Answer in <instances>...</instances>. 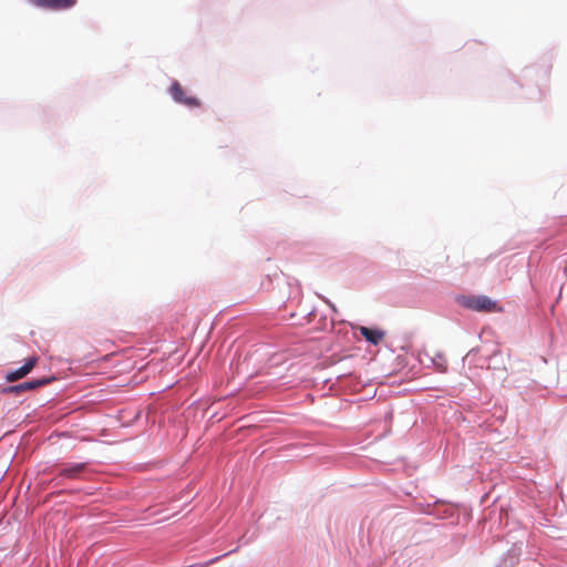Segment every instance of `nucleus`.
Returning a JSON list of instances; mask_svg holds the SVG:
<instances>
[{"instance_id":"nucleus-7","label":"nucleus","mask_w":567,"mask_h":567,"mask_svg":"<svg viewBox=\"0 0 567 567\" xmlns=\"http://www.w3.org/2000/svg\"><path fill=\"white\" fill-rule=\"evenodd\" d=\"M360 332L364 337L367 341H369L372 344H378L381 342V340L384 338V331L379 329H372L368 327H360Z\"/></svg>"},{"instance_id":"nucleus-4","label":"nucleus","mask_w":567,"mask_h":567,"mask_svg":"<svg viewBox=\"0 0 567 567\" xmlns=\"http://www.w3.org/2000/svg\"><path fill=\"white\" fill-rule=\"evenodd\" d=\"M50 382V379H38L32 381H27L17 385H10L2 389L3 393H13L19 394L24 391H32L35 390L44 384H48Z\"/></svg>"},{"instance_id":"nucleus-2","label":"nucleus","mask_w":567,"mask_h":567,"mask_svg":"<svg viewBox=\"0 0 567 567\" xmlns=\"http://www.w3.org/2000/svg\"><path fill=\"white\" fill-rule=\"evenodd\" d=\"M28 2L38 9L48 11H63L73 8L78 0H28Z\"/></svg>"},{"instance_id":"nucleus-8","label":"nucleus","mask_w":567,"mask_h":567,"mask_svg":"<svg viewBox=\"0 0 567 567\" xmlns=\"http://www.w3.org/2000/svg\"><path fill=\"white\" fill-rule=\"evenodd\" d=\"M445 369H446L445 365L440 364V371L444 372Z\"/></svg>"},{"instance_id":"nucleus-3","label":"nucleus","mask_w":567,"mask_h":567,"mask_svg":"<svg viewBox=\"0 0 567 567\" xmlns=\"http://www.w3.org/2000/svg\"><path fill=\"white\" fill-rule=\"evenodd\" d=\"M169 92L174 101H176L177 103L184 104L188 107H198L200 105L198 99L186 95L185 90L177 81L172 83Z\"/></svg>"},{"instance_id":"nucleus-1","label":"nucleus","mask_w":567,"mask_h":567,"mask_svg":"<svg viewBox=\"0 0 567 567\" xmlns=\"http://www.w3.org/2000/svg\"><path fill=\"white\" fill-rule=\"evenodd\" d=\"M465 306L474 311L478 312H496L501 311V307L496 301L492 300L487 296H474L470 297Z\"/></svg>"},{"instance_id":"nucleus-5","label":"nucleus","mask_w":567,"mask_h":567,"mask_svg":"<svg viewBox=\"0 0 567 567\" xmlns=\"http://www.w3.org/2000/svg\"><path fill=\"white\" fill-rule=\"evenodd\" d=\"M87 463H70L64 464L59 470V473L56 474V477L62 478H69V480H75L80 477V475L86 470Z\"/></svg>"},{"instance_id":"nucleus-6","label":"nucleus","mask_w":567,"mask_h":567,"mask_svg":"<svg viewBox=\"0 0 567 567\" xmlns=\"http://www.w3.org/2000/svg\"><path fill=\"white\" fill-rule=\"evenodd\" d=\"M37 363H38L37 357H31V358L27 359L25 363L21 368L8 372L6 374V380L8 382H14V381H18V380L24 378L27 374H29L32 371V369L35 367Z\"/></svg>"}]
</instances>
